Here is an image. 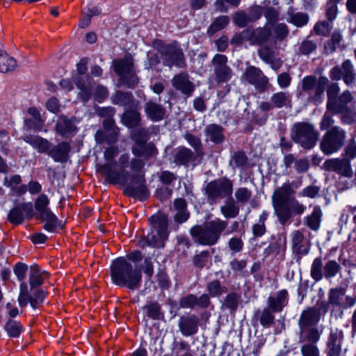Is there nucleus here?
Here are the masks:
<instances>
[{"label":"nucleus","instance_id":"nucleus-1","mask_svg":"<svg viewBox=\"0 0 356 356\" xmlns=\"http://www.w3.org/2000/svg\"><path fill=\"white\" fill-rule=\"evenodd\" d=\"M111 277L115 284L126 286L130 290L138 289L141 285L140 270L124 257H119L112 262Z\"/></svg>","mask_w":356,"mask_h":356},{"label":"nucleus","instance_id":"nucleus-2","mask_svg":"<svg viewBox=\"0 0 356 356\" xmlns=\"http://www.w3.org/2000/svg\"><path fill=\"white\" fill-rule=\"evenodd\" d=\"M228 225L227 220L216 218L204 225H195L191 230V235L194 242L207 246L216 245L221 234L226 229Z\"/></svg>","mask_w":356,"mask_h":356},{"label":"nucleus","instance_id":"nucleus-3","mask_svg":"<svg viewBox=\"0 0 356 356\" xmlns=\"http://www.w3.org/2000/svg\"><path fill=\"white\" fill-rule=\"evenodd\" d=\"M321 320V312L314 307L303 310L298 319L300 342L316 343L321 337L317 324Z\"/></svg>","mask_w":356,"mask_h":356},{"label":"nucleus","instance_id":"nucleus-4","mask_svg":"<svg viewBox=\"0 0 356 356\" xmlns=\"http://www.w3.org/2000/svg\"><path fill=\"white\" fill-rule=\"evenodd\" d=\"M300 184L301 181L299 183L287 181L274 192L273 196V206L279 222L282 225H286L291 218V212L288 202L291 200L290 197L295 193L293 187L298 188Z\"/></svg>","mask_w":356,"mask_h":356},{"label":"nucleus","instance_id":"nucleus-5","mask_svg":"<svg viewBox=\"0 0 356 356\" xmlns=\"http://www.w3.org/2000/svg\"><path fill=\"white\" fill-rule=\"evenodd\" d=\"M118 154L116 147H110L105 149L104 157L106 163L97 165V171L105 178L106 181L111 184H125L128 177L127 170H115V157Z\"/></svg>","mask_w":356,"mask_h":356},{"label":"nucleus","instance_id":"nucleus-6","mask_svg":"<svg viewBox=\"0 0 356 356\" xmlns=\"http://www.w3.org/2000/svg\"><path fill=\"white\" fill-rule=\"evenodd\" d=\"M152 227L151 233L140 241L141 247L152 246L154 248H163L164 242L168 239L169 232L168 231V218L165 215H156L150 218Z\"/></svg>","mask_w":356,"mask_h":356},{"label":"nucleus","instance_id":"nucleus-7","mask_svg":"<svg viewBox=\"0 0 356 356\" xmlns=\"http://www.w3.org/2000/svg\"><path fill=\"white\" fill-rule=\"evenodd\" d=\"M233 186V181L225 177L211 181L204 189L207 202L216 204L222 199L231 197Z\"/></svg>","mask_w":356,"mask_h":356},{"label":"nucleus","instance_id":"nucleus-8","mask_svg":"<svg viewBox=\"0 0 356 356\" xmlns=\"http://www.w3.org/2000/svg\"><path fill=\"white\" fill-rule=\"evenodd\" d=\"M346 287L337 286L329 289L327 293L328 305L333 307L332 314L335 309H339V317L343 316V310L353 307L356 304V296L346 294Z\"/></svg>","mask_w":356,"mask_h":356},{"label":"nucleus","instance_id":"nucleus-9","mask_svg":"<svg viewBox=\"0 0 356 356\" xmlns=\"http://www.w3.org/2000/svg\"><path fill=\"white\" fill-rule=\"evenodd\" d=\"M327 81L326 77H321L318 80L314 76H305L302 80L300 95H307L309 100L319 104L323 101Z\"/></svg>","mask_w":356,"mask_h":356},{"label":"nucleus","instance_id":"nucleus-10","mask_svg":"<svg viewBox=\"0 0 356 356\" xmlns=\"http://www.w3.org/2000/svg\"><path fill=\"white\" fill-rule=\"evenodd\" d=\"M341 271V266L336 260L330 259L324 265L321 257L314 259L310 270V275L315 282L323 278L331 280Z\"/></svg>","mask_w":356,"mask_h":356},{"label":"nucleus","instance_id":"nucleus-11","mask_svg":"<svg viewBox=\"0 0 356 356\" xmlns=\"http://www.w3.org/2000/svg\"><path fill=\"white\" fill-rule=\"evenodd\" d=\"M318 137V132L309 123L298 122L293 125L291 138L304 148H312L316 144Z\"/></svg>","mask_w":356,"mask_h":356},{"label":"nucleus","instance_id":"nucleus-12","mask_svg":"<svg viewBox=\"0 0 356 356\" xmlns=\"http://www.w3.org/2000/svg\"><path fill=\"white\" fill-rule=\"evenodd\" d=\"M345 139V131L339 126H334L323 136L321 149L325 154H331L341 149Z\"/></svg>","mask_w":356,"mask_h":356},{"label":"nucleus","instance_id":"nucleus-13","mask_svg":"<svg viewBox=\"0 0 356 356\" xmlns=\"http://www.w3.org/2000/svg\"><path fill=\"white\" fill-rule=\"evenodd\" d=\"M114 71L121 77L129 88H134L138 83L132 58L130 56L124 59L113 61Z\"/></svg>","mask_w":356,"mask_h":356},{"label":"nucleus","instance_id":"nucleus-14","mask_svg":"<svg viewBox=\"0 0 356 356\" xmlns=\"http://www.w3.org/2000/svg\"><path fill=\"white\" fill-rule=\"evenodd\" d=\"M127 177V183L123 184L126 186L124 193L127 196L140 200H145L149 196V191L145 185V179L144 173L141 172L132 175L130 177V181L128 182Z\"/></svg>","mask_w":356,"mask_h":356},{"label":"nucleus","instance_id":"nucleus-15","mask_svg":"<svg viewBox=\"0 0 356 356\" xmlns=\"http://www.w3.org/2000/svg\"><path fill=\"white\" fill-rule=\"evenodd\" d=\"M160 53L164 65L170 67L172 65L178 67H184L186 66L184 53L177 43L173 42L163 46Z\"/></svg>","mask_w":356,"mask_h":356},{"label":"nucleus","instance_id":"nucleus-16","mask_svg":"<svg viewBox=\"0 0 356 356\" xmlns=\"http://www.w3.org/2000/svg\"><path fill=\"white\" fill-rule=\"evenodd\" d=\"M330 76L333 81H339L342 78L347 86H350L355 82L356 78L352 62L346 60L342 63L341 67H334L330 71Z\"/></svg>","mask_w":356,"mask_h":356},{"label":"nucleus","instance_id":"nucleus-17","mask_svg":"<svg viewBox=\"0 0 356 356\" xmlns=\"http://www.w3.org/2000/svg\"><path fill=\"white\" fill-rule=\"evenodd\" d=\"M324 168L327 171L336 172L344 177L351 178L353 170L348 159H330L325 161Z\"/></svg>","mask_w":356,"mask_h":356},{"label":"nucleus","instance_id":"nucleus-18","mask_svg":"<svg viewBox=\"0 0 356 356\" xmlns=\"http://www.w3.org/2000/svg\"><path fill=\"white\" fill-rule=\"evenodd\" d=\"M243 78L249 83L254 85L256 89L260 91H264L268 82V78L261 70L254 66H250L246 69Z\"/></svg>","mask_w":356,"mask_h":356},{"label":"nucleus","instance_id":"nucleus-19","mask_svg":"<svg viewBox=\"0 0 356 356\" xmlns=\"http://www.w3.org/2000/svg\"><path fill=\"white\" fill-rule=\"evenodd\" d=\"M33 212V206L31 202L19 204L10 210L8 219L13 224L19 225L25 217H32Z\"/></svg>","mask_w":356,"mask_h":356},{"label":"nucleus","instance_id":"nucleus-20","mask_svg":"<svg viewBox=\"0 0 356 356\" xmlns=\"http://www.w3.org/2000/svg\"><path fill=\"white\" fill-rule=\"evenodd\" d=\"M178 326L184 336L194 335L198 331L199 318L195 314L183 315L179 318Z\"/></svg>","mask_w":356,"mask_h":356},{"label":"nucleus","instance_id":"nucleus-21","mask_svg":"<svg viewBox=\"0 0 356 356\" xmlns=\"http://www.w3.org/2000/svg\"><path fill=\"white\" fill-rule=\"evenodd\" d=\"M330 107L327 111L333 114H338L339 111L350 108L353 105H356V101L349 90H345L333 104H330Z\"/></svg>","mask_w":356,"mask_h":356},{"label":"nucleus","instance_id":"nucleus-22","mask_svg":"<svg viewBox=\"0 0 356 356\" xmlns=\"http://www.w3.org/2000/svg\"><path fill=\"white\" fill-rule=\"evenodd\" d=\"M343 332L337 328L332 329L327 341V356H339L341 353V344Z\"/></svg>","mask_w":356,"mask_h":356},{"label":"nucleus","instance_id":"nucleus-23","mask_svg":"<svg viewBox=\"0 0 356 356\" xmlns=\"http://www.w3.org/2000/svg\"><path fill=\"white\" fill-rule=\"evenodd\" d=\"M172 84L175 89L188 96L191 95L195 90V86L189 81L187 74L181 73L175 75L172 79Z\"/></svg>","mask_w":356,"mask_h":356},{"label":"nucleus","instance_id":"nucleus-24","mask_svg":"<svg viewBox=\"0 0 356 356\" xmlns=\"http://www.w3.org/2000/svg\"><path fill=\"white\" fill-rule=\"evenodd\" d=\"M289 293L286 289L279 291L275 296H269L267 300L268 308L273 312H280L288 304Z\"/></svg>","mask_w":356,"mask_h":356},{"label":"nucleus","instance_id":"nucleus-25","mask_svg":"<svg viewBox=\"0 0 356 356\" xmlns=\"http://www.w3.org/2000/svg\"><path fill=\"white\" fill-rule=\"evenodd\" d=\"M73 120L74 118L69 119L63 115L58 116L55 126L56 132L65 138L74 133L76 127Z\"/></svg>","mask_w":356,"mask_h":356},{"label":"nucleus","instance_id":"nucleus-26","mask_svg":"<svg viewBox=\"0 0 356 356\" xmlns=\"http://www.w3.org/2000/svg\"><path fill=\"white\" fill-rule=\"evenodd\" d=\"M23 140L36 149L39 153L47 154L51 147V145L48 140L38 135L28 134L23 137Z\"/></svg>","mask_w":356,"mask_h":356},{"label":"nucleus","instance_id":"nucleus-27","mask_svg":"<svg viewBox=\"0 0 356 356\" xmlns=\"http://www.w3.org/2000/svg\"><path fill=\"white\" fill-rule=\"evenodd\" d=\"M248 31L249 42L251 44L261 45L266 42L270 36V30L267 26L256 29H247Z\"/></svg>","mask_w":356,"mask_h":356},{"label":"nucleus","instance_id":"nucleus-28","mask_svg":"<svg viewBox=\"0 0 356 356\" xmlns=\"http://www.w3.org/2000/svg\"><path fill=\"white\" fill-rule=\"evenodd\" d=\"M194 153L185 147H178L175 149L173 161L179 165H188L189 163L195 160Z\"/></svg>","mask_w":356,"mask_h":356},{"label":"nucleus","instance_id":"nucleus-29","mask_svg":"<svg viewBox=\"0 0 356 356\" xmlns=\"http://www.w3.org/2000/svg\"><path fill=\"white\" fill-rule=\"evenodd\" d=\"M145 113L152 121L159 122L163 119L165 110L161 104L149 101L145 106Z\"/></svg>","mask_w":356,"mask_h":356},{"label":"nucleus","instance_id":"nucleus-30","mask_svg":"<svg viewBox=\"0 0 356 356\" xmlns=\"http://www.w3.org/2000/svg\"><path fill=\"white\" fill-rule=\"evenodd\" d=\"M70 150V145L66 142H62L53 148H50L47 154L50 156L54 161L63 163L67 161Z\"/></svg>","mask_w":356,"mask_h":356},{"label":"nucleus","instance_id":"nucleus-31","mask_svg":"<svg viewBox=\"0 0 356 356\" xmlns=\"http://www.w3.org/2000/svg\"><path fill=\"white\" fill-rule=\"evenodd\" d=\"M118 162L122 170H126L130 164L131 169L136 172H141L145 166V163L141 159L134 158L130 161L129 155L127 153L120 155Z\"/></svg>","mask_w":356,"mask_h":356},{"label":"nucleus","instance_id":"nucleus-32","mask_svg":"<svg viewBox=\"0 0 356 356\" xmlns=\"http://www.w3.org/2000/svg\"><path fill=\"white\" fill-rule=\"evenodd\" d=\"M304 229L295 230L291 234L292 246L293 250L298 254L305 255L309 248L305 245Z\"/></svg>","mask_w":356,"mask_h":356},{"label":"nucleus","instance_id":"nucleus-33","mask_svg":"<svg viewBox=\"0 0 356 356\" xmlns=\"http://www.w3.org/2000/svg\"><path fill=\"white\" fill-rule=\"evenodd\" d=\"M204 132L207 139L216 144L222 143L225 140L224 128L218 124L207 125Z\"/></svg>","mask_w":356,"mask_h":356},{"label":"nucleus","instance_id":"nucleus-34","mask_svg":"<svg viewBox=\"0 0 356 356\" xmlns=\"http://www.w3.org/2000/svg\"><path fill=\"white\" fill-rule=\"evenodd\" d=\"M220 210L225 218H234L239 214L240 207L231 196L220 207Z\"/></svg>","mask_w":356,"mask_h":356},{"label":"nucleus","instance_id":"nucleus-35","mask_svg":"<svg viewBox=\"0 0 356 356\" xmlns=\"http://www.w3.org/2000/svg\"><path fill=\"white\" fill-rule=\"evenodd\" d=\"M48 273L42 271L38 266L33 265L30 267L29 284L31 288L41 285L44 279L48 277Z\"/></svg>","mask_w":356,"mask_h":356},{"label":"nucleus","instance_id":"nucleus-36","mask_svg":"<svg viewBox=\"0 0 356 356\" xmlns=\"http://www.w3.org/2000/svg\"><path fill=\"white\" fill-rule=\"evenodd\" d=\"M141 120L140 113L136 109H127L122 116V123L129 128L137 127Z\"/></svg>","mask_w":356,"mask_h":356},{"label":"nucleus","instance_id":"nucleus-37","mask_svg":"<svg viewBox=\"0 0 356 356\" xmlns=\"http://www.w3.org/2000/svg\"><path fill=\"white\" fill-rule=\"evenodd\" d=\"M322 215L320 207L315 206L312 213L305 218L304 224L312 230L317 231L321 225Z\"/></svg>","mask_w":356,"mask_h":356},{"label":"nucleus","instance_id":"nucleus-38","mask_svg":"<svg viewBox=\"0 0 356 356\" xmlns=\"http://www.w3.org/2000/svg\"><path fill=\"white\" fill-rule=\"evenodd\" d=\"M270 102L275 108H281L291 106V96L287 92H277L272 95Z\"/></svg>","mask_w":356,"mask_h":356},{"label":"nucleus","instance_id":"nucleus-39","mask_svg":"<svg viewBox=\"0 0 356 356\" xmlns=\"http://www.w3.org/2000/svg\"><path fill=\"white\" fill-rule=\"evenodd\" d=\"M174 207L177 211L175 216V221L180 223L186 222L190 216L189 212L186 209V200L181 198L176 199L174 202Z\"/></svg>","mask_w":356,"mask_h":356},{"label":"nucleus","instance_id":"nucleus-40","mask_svg":"<svg viewBox=\"0 0 356 356\" xmlns=\"http://www.w3.org/2000/svg\"><path fill=\"white\" fill-rule=\"evenodd\" d=\"M17 66V62L14 58L7 52L0 50V72L6 73L13 71Z\"/></svg>","mask_w":356,"mask_h":356},{"label":"nucleus","instance_id":"nucleus-41","mask_svg":"<svg viewBox=\"0 0 356 356\" xmlns=\"http://www.w3.org/2000/svg\"><path fill=\"white\" fill-rule=\"evenodd\" d=\"M112 103L121 106H132L134 97L129 92L117 91L111 97Z\"/></svg>","mask_w":356,"mask_h":356},{"label":"nucleus","instance_id":"nucleus-42","mask_svg":"<svg viewBox=\"0 0 356 356\" xmlns=\"http://www.w3.org/2000/svg\"><path fill=\"white\" fill-rule=\"evenodd\" d=\"M289 17L288 22L292 23L298 27L306 25L309 21V16L306 13L295 12L293 8L289 9L287 11Z\"/></svg>","mask_w":356,"mask_h":356},{"label":"nucleus","instance_id":"nucleus-43","mask_svg":"<svg viewBox=\"0 0 356 356\" xmlns=\"http://www.w3.org/2000/svg\"><path fill=\"white\" fill-rule=\"evenodd\" d=\"M341 122L343 124H348L356 127V105L339 111Z\"/></svg>","mask_w":356,"mask_h":356},{"label":"nucleus","instance_id":"nucleus-44","mask_svg":"<svg viewBox=\"0 0 356 356\" xmlns=\"http://www.w3.org/2000/svg\"><path fill=\"white\" fill-rule=\"evenodd\" d=\"M269 213L266 211H263L260 214L258 222L252 226V234L254 237H261L266 232L265 222L267 220Z\"/></svg>","mask_w":356,"mask_h":356},{"label":"nucleus","instance_id":"nucleus-45","mask_svg":"<svg viewBox=\"0 0 356 356\" xmlns=\"http://www.w3.org/2000/svg\"><path fill=\"white\" fill-rule=\"evenodd\" d=\"M49 204V200L47 195L40 194L35 201V209L39 213L40 217L47 216V213H51V211L48 207Z\"/></svg>","mask_w":356,"mask_h":356},{"label":"nucleus","instance_id":"nucleus-46","mask_svg":"<svg viewBox=\"0 0 356 356\" xmlns=\"http://www.w3.org/2000/svg\"><path fill=\"white\" fill-rule=\"evenodd\" d=\"M143 309L146 312L147 316L152 319H160L163 316L161 311V306L157 302H149L145 305Z\"/></svg>","mask_w":356,"mask_h":356},{"label":"nucleus","instance_id":"nucleus-47","mask_svg":"<svg viewBox=\"0 0 356 356\" xmlns=\"http://www.w3.org/2000/svg\"><path fill=\"white\" fill-rule=\"evenodd\" d=\"M154 149V145L151 144L145 145V143H140L134 146L131 151L135 156L140 157L151 156L153 154Z\"/></svg>","mask_w":356,"mask_h":356},{"label":"nucleus","instance_id":"nucleus-48","mask_svg":"<svg viewBox=\"0 0 356 356\" xmlns=\"http://www.w3.org/2000/svg\"><path fill=\"white\" fill-rule=\"evenodd\" d=\"M214 72L216 80L219 83H225L230 80L232 76V70L227 65L224 67H215Z\"/></svg>","mask_w":356,"mask_h":356},{"label":"nucleus","instance_id":"nucleus-49","mask_svg":"<svg viewBox=\"0 0 356 356\" xmlns=\"http://www.w3.org/2000/svg\"><path fill=\"white\" fill-rule=\"evenodd\" d=\"M229 23V18L228 16L222 15L216 18L208 29V33L213 34L217 31L224 29Z\"/></svg>","mask_w":356,"mask_h":356},{"label":"nucleus","instance_id":"nucleus-50","mask_svg":"<svg viewBox=\"0 0 356 356\" xmlns=\"http://www.w3.org/2000/svg\"><path fill=\"white\" fill-rule=\"evenodd\" d=\"M234 196L238 204L248 203L252 197V191L246 187H239L236 189Z\"/></svg>","mask_w":356,"mask_h":356},{"label":"nucleus","instance_id":"nucleus-51","mask_svg":"<svg viewBox=\"0 0 356 356\" xmlns=\"http://www.w3.org/2000/svg\"><path fill=\"white\" fill-rule=\"evenodd\" d=\"M342 40L341 35L339 32H334L332 35L330 40L325 45V49L327 53H332L336 51L337 48L340 47V44Z\"/></svg>","mask_w":356,"mask_h":356},{"label":"nucleus","instance_id":"nucleus-52","mask_svg":"<svg viewBox=\"0 0 356 356\" xmlns=\"http://www.w3.org/2000/svg\"><path fill=\"white\" fill-rule=\"evenodd\" d=\"M41 219L45 221L44 229L48 232H54L58 227V218L52 213H47V216H42Z\"/></svg>","mask_w":356,"mask_h":356},{"label":"nucleus","instance_id":"nucleus-53","mask_svg":"<svg viewBox=\"0 0 356 356\" xmlns=\"http://www.w3.org/2000/svg\"><path fill=\"white\" fill-rule=\"evenodd\" d=\"M273 312L269 308H264L261 312L259 321L264 327H270L274 323L275 316Z\"/></svg>","mask_w":356,"mask_h":356},{"label":"nucleus","instance_id":"nucleus-54","mask_svg":"<svg viewBox=\"0 0 356 356\" xmlns=\"http://www.w3.org/2000/svg\"><path fill=\"white\" fill-rule=\"evenodd\" d=\"M240 295L236 293H229L223 302L222 306L230 309L231 312H235L238 307Z\"/></svg>","mask_w":356,"mask_h":356},{"label":"nucleus","instance_id":"nucleus-55","mask_svg":"<svg viewBox=\"0 0 356 356\" xmlns=\"http://www.w3.org/2000/svg\"><path fill=\"white\" fill-rule=\"evenodd\" d=\"M5 328L10 337H17L22 331L23 327L19 322L9 320L5 325Z\"/></svg>","mask_w":356,"mask_h":356},{"label":"nucleus","instance_id":"nucleus-56","mask_svg":"<svg viewBox=\"0 0 356 356\" xmlns=\"http://www.w3.org/2000/svg\"><path fill=\"white\" fill-rule=\"evenodd\" d=\"M273 37L277 40H283L289 34V29L286 24H277L272 27Z\"/></svg>","mask_w":356,"mask_h":356},{"label":"nucleus","instance_id":"nucleus-57","mask_svg":"<svg viewBox=\"0 0 356 356\" xmlns=\"http://www.w3.org/2000/svg\"><path fill=\"white\" fill-rule=\"evenodd\" d=\"M340 91L339 86L336 83H332L328 86L327 89V101L326 104V108L330 107V104H333L337 99V95Z\"/></svg>","mask_w":356,"mask_h":356},{"label":"nucleus","instance_id":"nucleus-58","mask_svg":"<svg viewBox=\"0 0 356 356\" xmlns=\"http://www.w3.org/2000/svg\"><path fill=\"white\" fill-rule=\"evenodd\" d=\"M185 139L189 143V145L193 147L197 154L202 156V144L200 138L195 136L191 134H186L184 136Z\"/></svg>","mask_w":356,"mask_h":356},{"label":"nucleus","instance_id":"nucleus-59","mask_svg":"<svg viewBox=\"0 0 356 356\" xmlns=\"http://www.w3.org/2000/svg\"><path fill=\"white\" fill-rule=\"evenodd\" d=\"M209 252L208 250L200 252L194 256L193 262L195 267L198 268H203L205 267L209 261Z\"/></svg>","mask_w":356,"mask_h":356},{"label":"nucleus","instance_id":"nucleus-60","mask_svg":"<svg viewBox=\"0 0 356 356\" xmlns=\"http://www.w3.org/2000/svg\"><path fill=\"white\" fill-rule=\"evenodd\" d=\"M332 28L331 22L321 21L314 26V31L317 35L326 36L329 34Z\"/></svg>","mask_w":356,"mask_h":356},{"label":"nucleus","instance_id":"nucleus-61","mask_svg":"<svg viewBox=\"0 0 356 356\" xmlns=\"http://www.w3.org/2000/svg\"><path fill=\"white\" fill-rule=\"evenodd\" d=\"M19 287L20 293L18 298V302L21 307H24L29 302H30V298H32V296L29 295L26 283L22 282Z\"/></svg>","mask_w":356,"mask_h":356},{"label":"nucleus","instance_id":"nucleus-62","mask_svg":"<svg viewBox=\"0 0 356 356\" xmlns=\"http://www.w3.org/2000/svg\"><path fill=\"white\" fill-rule=\"evenodd\" d=\"M207 290L209 294L213 296H219L225 292L224 287L221 286L220 282L218 280H213L208 284Z\"/></svg>","mask_w":356,"mask_h":356},{"label":"nucleus","instance_id":"nucleus-63","mask_svg":"<svg viewBox=\"0 0 356 356\" xmlns=\"http://www.w3.org/2000/svg\"><path fill=\"white\" fill-rule=\"evenodd\" d=\"M248 157L243 152L238 151L234 153L232 156L230 164L234 165V167H243L247 163Z\"/></svg>","mask_w":356,"mask_h":356},{"label":"nucleus","instance_id":"nucleus-64","mask_svg":"<svg viewBox=\"0 0 356 356\" xmlns=\"http://www.w3.org/2000/svg\"><path fill=\"white\" fill-rule=\"evenodd\" d=\"M314 343L309 342L301 347L302 356H319V350Z\"/></svg>","mask_w":356,"mask_h":356}]
</instances>
